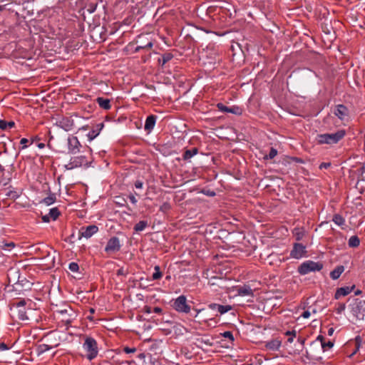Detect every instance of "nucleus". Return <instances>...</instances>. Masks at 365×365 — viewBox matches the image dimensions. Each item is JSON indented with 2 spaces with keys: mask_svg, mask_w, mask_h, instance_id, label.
Segmentation results:
<instances>
[{
  "mask_svg": "<svg viewBox=\"0 0 365 365\" xmlns=\"http://www.w3.org/2000/svg\"><path fill=\"white\" fill-rule=\"evenodd\" d=\"M345 134L346 133L344 130H340L334 133L317 135V139L319 144H335L341 140Z\"/></svg>",
  "mask_w": 365,
  "mask_h": 365,
  "instance_id": "nucleus-1",
  "label": "nucleus"
},
{
  "mask_svg": "<svg viewBox=\"0 0 365 365\" xmlns=\"http://www.w3.org/2000/svg\"><path fill=\"white\" fill-rule=\"evenodd\" d=\"M83 347L87 352L86 357L90 361L96 358L98 353L96 341L92 337H86Z\"/></svg>",
  "mask_w": 365,
  "mask_h": 365,
  "instance_id": "nucleus-2",
  "label": "nucleus"
},
{
  "mask_svg": "<svg viewBox=\"0 0 365 365\" xmlns=\"http://www.w3.org/2000/svg\"><path fill=\"white\" fill-rule=\"evenodd\" d=\"M322 268V262L307 260L298 267V272L302 275H305L311 272L320 271Z\"/></svg>",
  "mask_w": 365,
  "mask_h": 365,
  "instance_id": "nucleus-3",
  "label": "nucleus"
},
{
  "mask_svg": "<svg viewBox=\"0 0 365 365\" xmlns=\"http://www.w3.org/2000/svg\"><path fill=\"white\" fill-rule=\"evenodd\" d=\"M172 307L178 312L187 314L190 312V307L187 304L186 297L184 295L175 299Z\"/></svg>",
  "mask_w": 365,
  "mask_h": 365,
  "instance_id": "nucleus-4",
  "label": "nucleus"
},
{
  "mask_svg": "<svg viewBox=\"0 0 365 365\" xmlns=\"http://www.w3.org/2000/svg\"><path fill=\"white\" fill-rule=\"evenodd\" d=\"M89 163L86 155L75 156L71 158L69 163L65 165V168L66 170H72L82 165L88 167Z\"/></svg>",
  "mask_w": 365,
  "mask_h": 365,
  "instance_id": "nucleus-5",
  "label": "nucleus"
},
{
  "mask_svg": "<svg viewBox=\"0 0 365 365\" xmlns=\"http://www.w3.org/2000/svg\"><path fill=\"white\" fill-rule=\"evenodd\" d=\"M56 312L61 315V323H63L67 328L71 325L73 321V311L71 307H67L63 309L57 310Z\"/></svg>",
  "mask_w": 365,
  "mask_h": 365,
  "instance_id": "nucleus-6",
  "label": "nucleus"
},
{
  "mask_svg": "<svg viewBox=\"0 0 365 365\" xmlns=\"http://www.w3.org/2000/svg\"><path fill=\"white\" fill-rule=\"evenodd\" d=\"M121 245L117 237H112L107 242L105 251L108 253H114L120 250Z\"/></svg>",
  "mask_w": 365,
  "mask_h": 365,
  "instance_id": "nucleus-7",
  "label": "nucleus"
},
{
  "mask_svg": "<svg viewBox=\"0 0 365 365\" xmlns=\"http://www.w3.org/2000/svg\"><path fill=\"white\" fill-rule=\"evenodd\" d=\"M306 247L301 243H294L290 252V257L294 259H300L306 254Z\"/></svg>",
  "mask_w": 365,
  "mask_h": 365,
  "instance_id": "nucleus-8",
  "label": "nucleus"
},
{
  "mask_svg": "<svg viewBox=\"0 0 365 365\" xmlns=\"http://www.w3.org/2000/svg\"><path fill=\"white\" fill-rule=\"evenodd\" d=\"M81 146L76 136H69L68 138V150L71 154H76L80 150Z\"/></svg>",
  "mask_w": 365,
  "mask_h": 365,
  "instance_id": "nucleus-9",
  "label": "nucleus"
},
{
  "mask_svg": "<svg viewBox=\"0 0 365 365\" xmlns=\"http://www.w3.org/2000/svg\"><path fill=\"white\" fill-rule=\"evenodd\" d=\"M98 231V227L96 225H91L86 227H83L79 230V238L85 237L90 238L92 235Z\"/></svg>",
  "mask_w": 365,
  "mask_h": 365,
  "instance_id": "nucleus-10",
  "label": "nucleus"
},
{
  "mask_svg": "<svg viewBox=\"0 0 365 365\" xmlns=\"http://www.w3.org/2000/svg\"><path fill=\"white\" fill-rule=\"evenodd\" d=\"M217 107L219 110L224 113H231L236 115L242 114V109L238 106L227 107L223 103H219L217 104Z\"/></svg>",
  "mask_w": 365,
  "mask_h": 365,
  "instance_id": "nucleus-11",
  "label": "nucleus"
},
{
  "mask_svg": "<svg viewBox=\"0 0 365 365\" xmlns=\"http://www.w3.org/2000/svg\"><path fill=\"white\" fill-rule=\"evenodd\" d=\"M364 311H365V302L364 301L359 302L352 309L353 314L355 315L356 317V318L359 319H364Z\"/></svg>",
  "mask_w": 365,
  "mask_h": 365,
  "instance_id": "nucleus-12",
  "label": "nucleus"
},
{
  "mask_svg": "<svg viewBox=\"0 0 365 365\" xmlns=\"http://www.w3.org/2000/svg\"><path fill=\"white\" fill-rule=\"evenodd\" d=\"M334 113L340 120H343L349 115V110L346 106L343 104L336 105Z\"/></svg>",
  "mask_w": 365,
  "mask_h": 365,
  "instance_id": "nucleus-13",
  "label": "nucleus"
},
{
  "mask_svg": "<svg viewBox=\"0 0 365 365\" xmlns=\"http://www.w3.org/2000/svg\"><path fill=\"white\" fill-rule=\"evenodd\" d=\"M208 307L212 310H217L220 314H224L232 309L231 305H222L216 303L210 304Z\"/></svg>",
  "mask_w": 365,
  "mask_h": 365,
  "instance_id": "nucleus-14",
  "label": "nucleus"
},
{
  "mask_svg": "<svg viewBox=\"0 0 365 365\" xmlns=\"http://www.w3.org/2000/svg\"><path fill=\"white\" fill-rule=\"evenodd\" d=\"M157 120V116L155 115H150L147 117L144 125V129L148 133H150L154 128Z\"/></svg>",
  "mask_w": 365,
  "mask_h": 365,
  "instance_id": "nucleus-15",
  "label": "nucleus"
},
{
  "mask_svg": "<svg viewBox=\"0 0 365 365\" xmlns=\"http://www.w3.org/2000/svg\"><path fill=\"white\" fill-rule=\"evenodd\" d=\"M355 286L353 285L351 287H344L338 288L335 292L334 298L336 299H339L341 297H344L350 294L352 290L354 289Z\"/></svg>",
  "mask_w": 365,
  "mask_h": 365,
  "instance_id": "nucleus-16",
  "label": "nucleus"
},
{
  "mask_svg": "<svg viewBox=\"0 0 365 365\" xmlns=\"http://www.w3.org/2000/svg\"><path fill=\"white\" fill-rule=\"evenodd\" d=\"M104 126L103 123L97 124L93 129H92L88 134L87 137L89 141H92L95 139L101 133V130Z\"/></svg>",
  "mask_w": 365,
  "mask_h": 365,
  "instance_id": "nucleus-17",
  "label": "nucleus"
},
{
  "mask_svg": "<svg viewBox=\"0 0 365 365\" xmlns=\"http://www.w3.org/2000/svg\"><path fill=\"white\" fill-rule=\"evenodd\" d=\"M73 120L68 118H63L59 121V125L61 128L65 130L66 131L71 130L73 127Z\"/></svg>",
  "mask_w": 365,
  "mask_h": 365,
  "instance_id": "nucleus-18",
  "label": "nucleus"
},
{
  "mask_svg": "<svg viewBox=\"0 0 365 365\" xmlns=\"http://www.w3.org/2000/svg\"><path fill=\"white\" fill-rule=\"evenodd\" d=\"M237 294L240 296L245 297V296H253V291L251 289V287L248 285H244L242 287H240L237 289Z\"/></svg>",
  "mask_w": 365,
  "mask_h": 365,
  "instance_id": "nucleus-19",
  "label": "nucleus"
},
{
  "mask_svg": "<svg viewBox=\"0 0 365 365\" xmlns=\"http://www.w3.org/2000/svg\"><path fill=\"white\" fill-rule=\"evenodd\" d=\"M96 102L101 108H103L105 110H109L111 107L110 101L108 98L98 97L96 98Z\"/></svg>",
  "mask_w": 365,
  "mask_h": 365,
  "instance_id": "nucleus-20",
  "label": "nucleus"
},
{
  "mask_svg": "<svg viewBox=\"0 0 365 365\" xmlns=\"http://www.w3.org/2000/svg\"><path fill=\"white\" fill-rule=\"evenodd\" d=\"M344 271V267L343 265L337 266L334 270L330 272V277L332 279H337L339 278L340 275Z\"/></svg>",
  "mask_w": 365,
  "mask_h": 365,
  "instance_id": "nucleus-21",
  "label": "nucleus"
},
{
  "mask_svg": "<svg viewBox=\"0 0 365 365\" xmlns=\"http://www.w3.org/2000/svg\"><path fill=\"white\" fill-rule=\"evenodd\" d=\"M198 153V149L197 148H193L190 150H186L182 155V160L185 161H188L191 158L195 156Z\"/></svg>",
  "mask_w": 365,
  "mask_h": 365,
  "instance_id": "nucleus-22",
  "label": "nucleus"
},
{
  "mask_svg": "<svg viewBox=\"0 0 365 365\" xmlns=\"http://www.w3.org/2000/svg\"><path fill=\"white\" fill-rule=\"evenodd\" d=\"M281 346V341L278 339H273L268 341L266 344V348L271 351H277Z\"/></svg>",
  "mask_w": 365,
  "mask_h": 365,
  "instance_id": "nucleus-23",
  "label": "nucleus"
},
{
  "mask_svg": "<svg viewBox=\"0 0 365 365\" xmlns=\"http://www.w3.org/2000/svg\"><path fill=\"white\" fill-rule=\"evenodd\" d=\"M304 229L303 227H295L292 230L293 236L295 237L296 240H301L304 236Z\"/></svg>",
  "mask_w": 365,
  "mask_h": 365,
  "instance_id": "nucleus-24",
  "label": "nucleus"
},
{
  "mask_svg": "<svg viewBox=\"0 0 365 365\" xmlns=\"http://www.w3.org/2000/svg\"><path fill=\"white\" fill-rule=\"evenodd\" d=\"M148 226V222L146 220H140L134 226L135 232H139L144 230Z\"/></svg>",
  "mask_w": 365,
  "mask_h": 365,
  "instance_id": "nucleus-25",
  "label": "nucleus"
},
{
  "mask_svg": "<svg viewBox=\"0 0 365 365\" xmlns=\"http://www.w3.org/2000/svg\"><path fill=\"white\" fill-rule=\"evenodd\" d=\"M16 309L17 312V317L19 320L25 321L28 319L25 307H19Z\"/></svg>",
  "mask_w": 365,
  "mask_h": 365,
  "instance_id": "nucleus-26",
  "label": "nucleus"
},
{
  "mask_svg": "<svg viewBox=\"0 0 365 365\" xmlns=\"http://www.w3.org/2000/svg\"><path fill=\"white\" fill-rule=\"evenodd\" d=\"M173 58V55L171 53H165L162 55V57L158 59L159 63L163 66L166 63L170 61Z\"/></svg>",
  "mask_w": 365,
  "mask_h": 365,
  "instance_id": "nucleus-27",
  "label": "nucleus"
},
{
  "mask_svg": "<svg viewBox=\"0 0 365 365\" xmlns=\"http://www.w3.org/2000/svg\"><path fill=\"white\" fill-rule=\"evenodd\" d=\"M21 193V190H11L6 193V195L10 199L16 200L18 197H19Z\"/></svg>",
  "mask_w": 365,
  "mask_h": 365,
  "instance_id": "nucleus-28",
  "label": "nucleus"
},
{
  "mask_svg": "<svg viewBox=\"0 0 365 365\" xmlns=\"http://www.w3.org/2000/svg\"><path fill=\"white\" fill-rule=\"evenodd\" d=\"M360 244V240L356 235L351 236L348 242V245L350 247H357Z\"/></svg>",
  "mask_w": 365,
  "mask_h": 365,
  "instance_id": "nucleus-29",
  "label": "nucleus"
},
{
  "mask_svg": "<svg viewBox=\"0 0 365 365\" xmlns=\"http://www.w3.org/2000/svg\"><path fill=\"white\" fill-rule=\"evenodd\" d=\"M15 123L14 121H6L5 120H0V129L6 130L14 127Z\"/></svg>",
  "mask_w": 365,
  "mask_h": 365,
  "instance_id": "nucleus-30",
  "label": "nucleus"
},
{
  "mask_svg": "<svg viewBox=\"0 0 365 365\" xmlns=\"http://www.w3.org/2000/svg\"><path fill=\"white\" fill-rule=\"evenodd\" d=\"M56 195L54 193H51L48 197H45L42 200V202H43L46 205H51L53 203H54L56 202Z\"/></svg>",
  "mask_w": 365,
  "mask_h": 365,
  "instance_id": "nucleus-31",
  "label": "nucleus"
},
{
  "mask_svg": "<svg viewBox=\"0 0 365 365\" xmlns=\"http://www.w3.org/2000/svg\"><path fill=\"white\" fill-rule=\"evenodd\" d=\"M333 221L336 225L339 226H343L345 224L344 218L339 214H336L334 215Z\"/></svg>",
  "mask_w": 365,
  "mask_h": 365,
  "instance_id": "nucleus-32",
  "label": "nucleus"
},
{
  "mask_svg": "<svg viewBox=\"0 0 365 365\" xmlns=\"http://www.w3.org/2000/svg\"><path fill=\"white\" fill-rule=\"evenodd\" d=\"M52 348H53L52 346L42 344H40L38 346L36 350H37L38 354H41L46 351L51 349Z\"/></svg>",
  "mask_w": 365,
  "mask_h": 365,
  "instance_id": "nucleus-33",
  "label": "nucleus"
},
{
  "mask_svg": "<svg viewBox=\"0 0 365 365\" xmlns=\"http://www.w3.org/2000/svg\"><path fill=\"white\" fill-rule=\"evenodd\" d=\"M60 214L61 212L57 207H53L49 210L48 215L53 220H56Z\"/></svg>",
  "mask_w": 365,
  "mask_h": 365,
  "instance_id": "nucleus-34",
  "label": "nucleus"
},
{
  "mask_svg": "<svg viewBox=\"0 0 365 365\" xmlns=\"http://www.w3.org/2000/svg\"><path fill=\"white\" fill-rule=\"evenodd\" d=\"M15 245H16L15 243L13 242H2V243L0 244V247L4 250H10L12 248H14L15 247Z\"/></svg>",
  "mask_w": 365,
  "mask_h": 365,
  "instance_id": "nucleus-35",
  "label": "nucleus"
},
{
  "mask_svg": "<svg viewBox=\"0 0 365 365\" xmlns=\"http://www.w3.org/2000/svg\"><path fill=\"white\" fill-rule=\"evenodd\" d=\"M153 46V42L150 41L146 44H142L140 46H138L135 48V52H139L141 49H150Z\"/></svg>",
  "mask_w": 365,
  "mask_h": 365,
  "instance_id": "nucleus-36",
  "label": "nucleus"
},
{
  "mask_svg": "<svg viewBox=\"0 0 365 365\" xmlns=\"http://www.w3.org/2000/svg\"><path fill=\"white\" fill-rule=\"evenodd\" d=\"M162 277V272H160V267L155 266V272L153 274L152 278L153 280H157L161 278Z\"/></svg>",
  "mask_w": 365,
  "mask_h": 365,
  "instance_id": "nucleus-37",
  "label": "nucleus"
},
{
  "mask_svg": "<svg viewBox=\"0 0 365 365\" xmlns=\"http://www.w3.org/2000/svg\"><path fill=\"white\" fill-rule=\"evenodd\" d=\"M277 155V149L271 148L268 155L264 156V159H273Z\"/></svg>",
  "mask_w": 365,
  "mask_h": 365,
  "instance_id": "nucleus-38",
  "label": "nucleus"
},
{
  "mask_svg": "<svg viewBox=\"0 0 365 365\" xmlns=\"http://www.w3.org/2000/svg\"><path fill=\"white\" fill-rule=\"evenodd\" d=\"M221 335L225 337V338H227L232 343L235 340V338H234V336H233V334L232 331H226L223 333L221 334Z\"/></svg>",
  "mask_w": 365,
  "mask_h": 365,
  "instance_id": "nucleus-39",
  "label": "nucleus"
},
{
  "mask_svg": "<svg viewBox=\"0 0 365 365\" xmlns=\"http://www.w3.org/2000/svg\"><path fill=\"white\" fill-rule=\"evenodd\" d=\"M171 208V205L169 202H164L160 207V211L165 213L167 212L168 210H170Z\"/></svg>",
  "mask_w": 365,
  "mask_h": 365,
  "instance_id": "nucleus-40",
  "label": "nucleus"
},
{
  "mask_svg": "<svg viewBox=\"0 0 365 365\" xmlns=\"http://www.w3.org/2000/svg\"><path fill=\"white\" fill-rule=\"evenodd\" d=\"M26 304V301L23 299L16 303H14L12 306L14 308H19V307H25Z\"/></svg>",
  "mask_w": 365,
  "mask_h": 365,
  "instance_id": "nucleus-41",
  "label": "nucleus"
},
{
  "mask_svg": "<svg viewBox=\"0 0 365 365\" xmlns=\"http://www.w3.org/2000/svg\"><path fill=\"white\" fill-rule=\"evenodd\" d=\"M68 268L71 272H76L79 269V266L76 262H71L69 264Z\"/></svg>",
  "mask_w": 365,
  "mask_h": 365,
  "instance_id": "nucleus-42",
  "label": "nucleus"
},
{
  "mask_svg": "<svg viewBox=\"0 0 365 365\" xmlns=\"http://www.w3.org/2000/svg\"><path fill=\"white\" fill-rule=\"evenodd\" d=\"M346 309V304L344 303H339L337 307L336 308V312L337 314H341Z\"/></svg>",
  "mask_w": 365,
  "mask_h": 365,
  "instance_id": "nucleus-43",
  "label": "nucleus"
},
{
  "mask_svg": "<svg viewBox=\"0 0 365 365\" xmlns=\"http://www.w3.org/2000/svg\"><path fill=\"white\" fill-rule=\"evenodd\" d=\"M11 180V173L9 172H7V175L6 177H4V178L1 180V182L6 185L8 184V182Z\"/></svg>",
  "mask_w": 365,
  "mask_h": 365,
  "instance_id": "nucleus-44",
  "label": "nucleus"
},
{
  "mask_svg": "<svg viewBox=\"0 0 365 365\" xmlns=\"http://www.w3.org/2000/svg\"><path fill=\"white\" fill-rule=\"evenodd\" d=\"M333 346H334V343H333L332 341H328V342H327V343L324 341V342L322 344V349H323L324 350H325V349H326L327 347H328V348H331Z\"/></svg>",
  "mask_w": 365,
  "mask_h": 365,
  "instance_id": "nucleus-45",
  "label": "nucleus"
},
{
  "mask_svg": "<svg viewBox=\"0 0 365 365\" xmlns=\"http://www.w3.org/2000/svg\"><path fill=\"white\" fill-rule=\"evenodd\" d=\"M123 351L126 354H130V353H134L136 351V349L135 348H130V347H124L123 348Z\"/></svg>",
  "mask_w": 365,
  "mask_h": 365,
  "instance_id": "nucleus-46",
  "label": "nucleus"
},
{
  "mask_svg": "<svg viewBox=\"0 0 365 365\" xmlns=\"http://www.w3.org/2000/svg\"><path fill=\"white\" fill-rule=\"evenodd\" d=\"M143 312L146 314H150L153 312V309L150 306H144L143 308Z\"/></svg>",
  "mask_w": 365,
  "mask_h": 365,
  "instance_id": "nucleus-47",
  "label": "nucleus"
},
{
  "mask_svg": "<svg viewBox=\"0 0 365 365\" xmlns=\"http://www.w3.org/2000/svg\"><path fill=\"white\" fill-rule=\"evenodd\" d=\"M29 142L28 139L26 138H21V140H20V144L22 145V148L21 149H25L26 148H27V145L26 143Z\"/></svg>",
  "mask_w": 365,
  "mask_h": 365,
  "instance_id": "nucleus-48",
  "label": "nucleus"
},
{
  "mask_svg": "<svg viewBox=\"0 0 365 365\" xmlns=\"http://www.w3.org/2000/svg\"><path fill=\"white\" fill-rule=\"evenodd\" d=\"M356 350L354 351V352L353 353L355 354L359 349V346H360V342H361V338L360 336H356Z\"/></svg>",
  "mask_w": 365,
  "mask_h": 365,
  "instance_id": "nucleus-49",
  "label": "nucleus"
},
{
  "mask_svg": "<svg viewBox=\"0 0 365 365\" xmlns=\"http://www.w3.org/2000/svg\"><path fill=\"white\" fill-rule=\"evenodd\" d=\"M143 183L140 180H137L135 182V187L136 189H141L143 188Z\"/></svg>",
  "mask_w": 365,
  "mask_h": 365,
  "instance_id": "nucleus-50",
  "label": "nucleus"
},
{
  "mask_svg": "<svg viewBox=\"0 0 365 365\" xmlns=\"http://www.w3.org/2000/svg\"><path fill=\"white\" fill-rule=\"evenodd\" d=\"M331 166V163H322L319 165V169L328 168Z\"/></svg>",
  "mask_w": 365,
  "mask_h": 365,
  "instance_id": "nucleus-51",
  "label": "nucleus"
},
{
  "mask_svg": "<svg viewBox=\"0 0 365 365\" xmlns=\"http://www.w3.org/2000/svg\"><path fill=\"white\" fill-rule=\"evenodd\" d=\"M117 274L118 275H126L127 272L123 267H121L117 271Z\"/></svg>",
  "mask_w": 365,
  "mask_h": 365,
  "instance_id": "nucleus-52",
  "label": "nucleus"
},
{
  "mask_svg": "<svg viewBox=\"0 0 365 365\" xmlns=\"http://www.w3.org/2000/svg\"><path fill=\"white\" fill-rule=\"evenodd\" d=\"M41 219H42L43 222H49L51 218L47 214V215H43Z\"/></svg>",
  "mask_w": 365,
  "mask_h": 365,
  "instance_id": "nucleus-53",
  "label": "nucleus"
},
{
  "mask_svg": "<svg viewBox=\"0 0 365 365\" xmlns=\"http://www.w3.org/2000/svg\"><path fill=\"white\" fill-rule=\"evenodd\" d=\"M128 198L129 200H130V202L133 204V205H135L137 203V200L135 198V197L130 194L129 196H128Z\"/></svg>",
  "mask_w": 365,
  "mask_h": 365,
  "instance_id": "nucleus-54",
  "label": "nucleus"
},
{
  "mask_svg": "<svg viewBox=\"0 0 365 365\" xmlns=\"http://www.w3.org/2000/svg\"><path fill=\"white\" fill-rule=\"evenodd\" d=\"M163 312V309L160 307H155L153 309V312L156 314H161Z\"/></svg>",
  "mask_w": 365,
  "mask_h": 365,
  "instance_id": "nucleus-55",
  "label": "nucleus"
},
{
  "mask_svg": "<svg viewBox=\"0 0 365 365\" xmlns=\"http://www.w3.org/2000/svg\"><path fill=\"white\" fill-rule=\"evenodd\" d=\"M9 346L5 343H1L0 344V351H5L8 350Z\"/></svg>",
  "mask_w": 365,
  "mask_h": 365,
  "instance_id": "nucleus-56",
  "label": "nucleus"
},
{
  "mask_svg": "<svg viewBox=\"0 0 365 365\" xmlns=\"http://www.w3.org/2000/svg\"><path fill=\"white\" fill-rule=\"evenodd\" d=\"M302 317L303 318H305V319H307L310 317V312L309 311H304L302 314Z\"/></svg>",
  "mask_w": 365,
  "mask_h": 365,
  "instance_id": "nucleus-57",
  "label": "nucleus"
},
{
  "mask_svg": "<svg viewBox=\"0 0 365 365\" xmlns=\"http://www.w3.org/2000/svg\"><path fill=\"white\" fill-rule=\"evenodd\" d=\"M305 339L304 338H302V337H299L297 341L299 343H300V344L302 345V348H303L304 345V343H305Z\"/></svg>",
  "mask_w": 365,
  "mask_h": 365,
  "instance_id": "nucleus-58",
  "label": "nucleus"
},
{
  "mask_svg": "<svg viewBox=\"0 0 365 365\" xmlns=\"http://www.w3.org/2000/svg\"><path fill=\"white\" fill-rule=\"evenodd\" d=\"M194 310L195 311V314L194 315V317H197L198 316V314L202 312L204 310V309H194Z\"/></svg>",
  "mask_w": 365,
  "mask_h": 365,
  "instance_id": "nucleus-59",
  "label": "nucleus"
},
{
  "mask_svg": "<svg viewBox=\"0 0 365 365\" xmlns=\"http://www.w3.org/2000/svg\"><path fill=\"white\" fill-rule=\"evenodd\" d=\"M317 340L321 342V344H322L324 341V337L322 335H319L317 337Z\"/></svg>",
  "mask_w": 365,
  "mask_h": 365,
  "instance_id": "nucleus-60",
  "label": "nucleus"
},
{
  "mask_svg": "<svg viewBox=\"0 0 365 365\" xmlns=\"http://www.w3.org/2000/svg\"><path fill=\"white\" fill-rule=\"evenodd\" d=\"M334 331V328H329L328 330V335L331 336Z\"/></svg>",
  "mask_w": 365,
  "mask_h": 365,
  "instance_id": "nucleus-61",
  "label": "nucleus"
},
{
  "mask_svg": "<svg viewBox=\"0 0 365 365\" xmlns=\"http://www.w3.org/2000/svg\"><path fill=\"white\" fill-rule=\"evenodd\" d=\"M201 342H204L207 345H210V346L212 345V343L210 341L209 339H207V340L201 339Z\"/></svg>",
  "mask_w": 365,
  "mask_h": 365,
  "instance_id": "nucleus-62",
  "label": "nucleus"
},
{
  "mask_svg": "<svg viewBox=\"0 0 365 365\" xmlns=\"http://www.w3.org/2000/svg\"><path fill=\"white\" fill-rule=\"evenodd\" d=\"M145 357V354H143V353L139 354L138 355V358H139V359H144Z\"/></svg>",
  "mask_w": 365,
  "mask_h": 365,
  "instance_id": "nucleus-63",
  "label": "nucleus"
},
{
  "mask_svg": "<svg viewBox=\"0 0 365 365\" xmlns=\"http://www.w3.org/2000/svg\"><path fill=\"white\" fill-rule=\"evenodd\" d=\"M37 146H38V148H41H41H43L45 147V144H44V143H38V144L37 145Z\"/></svg>",
  "mask_w": 365,
  "mask_h": 365,
  "instance_id": "nucleus-64",
  "label": "nucleus"
}]
</instances>
